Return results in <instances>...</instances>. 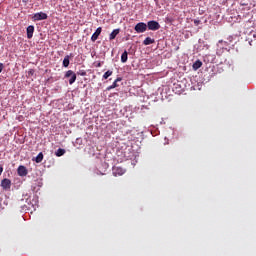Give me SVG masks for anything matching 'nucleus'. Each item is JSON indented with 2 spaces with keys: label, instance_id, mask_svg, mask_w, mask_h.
<instances>
[{
  "label": "nucleus",
  "instance_id": "12",
  "mask_svg": "<svg viewBox=\"0 0 256 256\" xmlns=\"http://www.w3.org/2000/svg\"><path fill=\"white\" fill-rule=\"evenodd\" d=\"M73 57V53H70V55H66L63 60V67H69V59Z\"/></svg>",
  "mask_w": 256,
  "mask_h": 256
},
{
  "label": "nucleus",
  "instance_id": "9",
  "mask_svg": "<svg viewBox=\"0 0 256 256\" xmlns=\"http://www.w3.org/2000/svg\"><path fill=\"white\" fill-rule=\"evenodd\" d=\"M26 31H27V38L33 39V33H35V26L33 25L28 26Z\"/></svg>",
  "mask_w": 256,
  "mask_h": 256
},
{
  "label": "nucleus",
  "instance_id": "14",
  "mask_svg": "<svg viewBox=\"0 0 256 256\" xmlns=\"http://www.w3.org/2000/svg\"><path fill=\"white\" fill-rule=\"evenodd\" d=\"M129 59L127 50H125L121 55V63H127V60Z\"/></svg>",
  "mask_w": 256,
  "mask_h": 256
},
{
  "label": "nucleus",
  "instance_id": "22",
  "mask_svg": "<svg viewBox=\"0 0 256 256\" xmlns=\"http://www.w3.org/2000/svg\"><path fill=\"white\" fill-rule=\"evenodd\" d=\"M3 174V166H0V175Z\"/></svg>",
  "mask_w": 256,
  "mask_h": 256
},
{
  "label": "nucleus",
  "instance_id": "16",
  "mask_svg": "<svg viewBox=\"0 0 256 256\" xmlns=\"http://www.w3.org/2000/svg\"><path fill=\"white\" fill-rule=\"evenodd\" d=\"M56 157H63V155H65V149L63 148H59L56 152H55Z\"/></svg>",
  "mask_w": 256,
  "mask_h": 256
},
{
  "label": "nucleus",
  "instance_id": "25",
  "mask_svg": "<svg viewBox=\"0 0 256 256\" xmlns=\"http://www.w3.org/2000/svg\"><path fill=\"white\" fill-rule=\"evenodd\" d=\"M218 43H223V40H219V42Z\"/></svg>",
  "mask_w": 256,
  "mask_h": 256
},
{
  "label": "nucleus",
  "instance_id": "24",
  "mask_svg": "<svg viewBox=\"0 0 256 256\" xmlns=\"http://www.w3.org/2000/svg\"><path fill=\"white\" fill-rule=\"evenodd\" d=\"M24 3H29V0H22Z\"/></svg>",
  "mask_w": 256,
  "mask_h": 256
},
{
  "label": "nucleus",
  "instance_id": "8",
  "mask_svg": "<svg viewBox=\"0 0 256 256\" xmlns=\"http://www.w3.org/2000/svg\"><path fill=\"white\" fill-rule=\"evenodd\" d=\"M1 187L5 190L7 189H11V180L7 179V178H4L2 181H1Z\"/></svg>",
  "mask_w": 256,
  "mask_h": 256
},
{
  "label": "nucleus",
  "instance_id": "18",
  "mask_svg": "<svg viewBox=\"0 0 256 256\" xmlns=\"http://www.w3.org/2000/svg\"><path fill=\"white\" fill-rule=\"evenodd\" d=\"M111 75H113V71L108 70L107 72L104 73L103 79H109V77H111Z\"/></svg>",
  "mask_w": 256,
  "mask_h": 256
},
{
  "label": "nucleus",
  "instance_id": "5",
  "mask_svg": "<svg viewBox=\"0 0 256 256\" xmlns=\"http://www.w3.org/2000/svg\"><path fill=\"white\" fill-rule=\"evenodd\" d=\"M112 173L114 177L125 175V169L119 166H114L112 168Z\"/></svg>",
  "mask_w": 256,
  "mask_h": 256
},
{
  "label": "nucleus",
  "instance_id": "15",
  "mask_svg": "<svg viewBox=\"0 0 256 256\" xmlns=\"http://www.w3.org/2000/svg\"><path fill=\"white\" fill-rule=\"evenodd\" d=\"M153 43H155V39H152L151 37H147V38L143 41V45H153Z\"/></svg>",
  "mask_w": 256,
  "mask_h": 256
},
{
  "label": "nucleus",
  "instance_id": "21",
  "mask_svg": "<svg viewBox=\"0 0 256 256\" xmlns=\"http://www.w3.org/2000/svg\"><path fill=\"white\" fill-rule=\"evenodd\" d=\"M3 69H5V65H3V63H0V73L3 72Z\"/></svg>",
  "mask_w": 256,
  "mask_h": 256
},
{
  "label": "nucleus",
  "instance_id": "7",
  "mask_svg": "<svg viewBox=\"0 0 256 256\" xmlns=\"http://www.w3.org/2000/svg\"><path fill=\"white\" fill-rule=\"evenodd\" d=\"M101 31H103V28L98 27L96 31L91 36V41L95 43L97 39H99V35H101Z\"/></svg>",
  "mask_w": 256,
  "mask_h": 256
},
{
  "label": "nucleus",
  "instance_id": "13",
  "mask_svg": "<svg viewBox=\"0 0 256 256\" xmlns=\"http://www.w3.org/2000/svg\"><path fill=\"white\" fill-rule=\"evenodd\" d=\"M192 67L194 71H197V69H201V67H203V62H201V60H197Z\"/></svg>",
  "mask_w": 256,
  "mask_h": 256
},
{
  "label": "nucleus",
  "instance_id": "2",
  "mask_svg": "<svg viewBox=\"0 0 256 256\" xmlns=\"http://www.w3.org/2000/svg\"><path fill=\"white\" fill-rule=\"evenodd\" d=\"M65 78L69 79V85H73V83H75V81H77V74H75V72H73V70H68L65 73Z\"/></svg>",
  "mask_w": 256,
  "mask_h": 256
},
{
  "label": "nucleus",
  "instance_id": "17",
  "mask_svg": "<svg viewBox=\"0 0 256 256\" xmlns=\"http://www.w3.org/2000/svg\"><path fill=\"white\" fill-rule=\"evenodd\" d=\"M36 163H41L43 161V152H40L34 159Z\"/></svg>",
  "mask_w": 256,
  "mask_h": 256
},
{
  "label": "nucleus",
  "instance_id": "10",
  "mask_svg": "<svg viewBox=\"0 0 256 256\" xmlns=\"http://www.w3.org/2000/svg\"><path fill=\"white\" fill-rule=\"evenodd\" d=\"M119 81H123V78L118 77V78L113 82L112 85H110V86L107 87V91H111V89H115L116 87H119V84H117V83H119Z\"/></svg>",
  "mask_w": 256,
  "mask_h": 256
},
{
  "label": "nucleus",
  "instance_id": "6",
  "mask_svg": "<svg viewBox=\"0 0 256 256\" xmlns=\"http://www.w3.org/2000/svg\"><path fill=\"white\" fill-rule=\"evenodd\" d=\"M29 173V171L27 170V167L20 165L17 169V174L19 175V177H27V174Z\"/></svg>",
  "mask_w": 256,
  "mask_h": 256
},
{
  "label": "nucleus",
  "instance_id": "3",
  "mask_svg": "<svg viewBox=\"0 0 256 256\" xmlns=\"http://www.w3.org/2000/svg\"><path fill=\"white\" fill-rule=\"evenodd\" d=\"M48 17L47 13L38 12L33 15L32 19L33 21H45Z\"/></svg>",
  "mask_w": 256,
  "mask_h": 256
},
{
  "label": "nucleus",
  "instance_id": "4",
  "mask_svg": "<svg viewBox=\"0 0 256 256\" xmlns=\"http://www.w3.org/2000/svg\"><path fill=\"white\" fill-rule=\"evenodd\" d=\"M134 30L136 33H145L147 31V25L145 22H139L135 25Z\"/></svg>",
  "mask_w": 256,
  "mask_h": 256
},
{
  "label": "nucleus",
  "instance_id": "1",
  "mask_svg": "<svg viewBox=\"0 0 256 256\" xmlns=\"http://www.w3.org/2000/svg\"><path fill=\"white\" fill-rule=\"evenodd\" d=\"M146 25L149 31H159V29H161V25L155 20L148 21Z\"/></svg>",
  "mask_w": 256,
  "mask_h": 256
},
{
  "label": "nucleus",
  "instance_id": "23",
  "mask_svg": "<svg viewBox=\"0 0 256 256\" xmlns=\"http://www.w3.org/2000/svg\"><path fill=\"white\" fill-rule=\"evenodd\" d=\"M96 67H101V62H98V63L96 64Z\"/></svg>",
  "mask_w": 256,
  "mask_h": 256
},
{
  "label": "nucleus",
  "instance_id": "19",
  "mask_svg": "<svg viewBox=\"0 0 256 256\" xmlns=\"http://www.w3.org/2000/svg\"><path fill=\"white\" fill-rule=\"evenodd\" d=\"M78 75H80L81 77H85V75H87V72L82 70V71L78 72Z\"/></svg>",
  "mask_w": 256,
  "mask_h": 256
},
{
  "label": "nucleus",
  "instance_id": "20",
  "mask_svg": "<svg viewBox=\"0 0 256 256\" xmlns=\"http://www.w3.org/2000/svg\"><path fill=\"white\" fill-rule=\"evenodd\" d=\"M200 24H201V20H197V19L194 20V25H196V27L199 26Z\"/></svg>",
  "mask_w": 256,
  "mask_h": 256
},
{
  "label": "nucleus",
  "instance_id": "11",
  "mask_svg": "<svg viewBox=\"0 0 256 256\" xmlns=\"http://www.w3.org/2000/svg\"><path fill=\"white\" fill-rule=\"evenodd\" d=\"M119 33H121V29H114L109 35L110 41H113V39H115V37H117Z\"/></svg>",
  "mask_w": 256,
  "mask_h": 256
}]
</instances>
